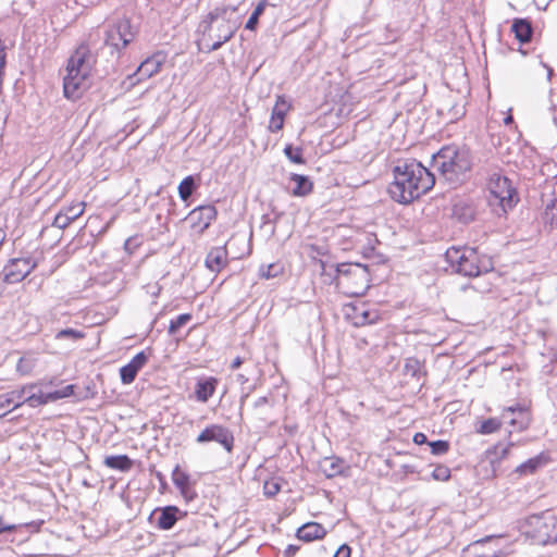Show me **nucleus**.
Masks as SVG:
<instances>
[{
	"instance_id": "nucleus-52",
	"label": "nucleus",
	"mask_w": 557,
	"mask_h": 557,
	"mask_svg": "<svg viewBox=\"0 0 557 557\" xmlns=\"http://www.w3.org/2000/svg\"><path fill=\"white\" fill-rule=\"evenodd\" d=\"M351 548L347 544L341 545L333 557H350Z\"/></svg>"
},
{
	"instance_id": "nucleus-10",
	"label": "nucleus",
	"mask_w": 557,
	"mask_h": 557,
	"mask_svg": "<svg viewBox=\"0 0 557 557\" xmlns=\"http://www.w3.org/2000/svg\"><path fill=\"white\" fill-rule=\"evenodd\" d=\"M209 442L219 443L227 453H231L234 447V435L222 424H210L196 438L197 444H207Z\"/></svg>"
},
{
	"instance_id": "nucleus-11",
	"label": "nucleus",
	"mask_w": 557,
	"mask_h": 557,
	"mask_svg": "<svg viewBox=\"0 0 557 557\" xmlns=\"http://www.w3.org/2000/svg\"><path fill=\"white\" fill-rule=\"evenodd\" d=\"M36 265L37 263L32 257L12 259L2 270L3 281L8 284L20 283Z\"/></svg>"
},
{
	"instance_id": "nucleus-32",
	"label": "nucleus",
	"mask_w": 557,
	"mask_h": 557,
	"mask_svg": "<svg viewBox=\"0 0 557 557\" xmlns=\"http://www.w3.org/2000/svg\"><path fill=\"white\" fill-rule=\"evenodd\" d=\"M404 373L411 377L420 379L426 374L422 363L417 358H407L404 366Z\"/></svg>"
},
{
	"instance_id": "nucleus-26",
	"label": "nucleus",
	"mask_w": 557,
	"mask_h": 557,
	"mask_svg": "<svg viewBox=\"0 0 557 557\" xmlns=\"http://www.w3.org/2000/svg\"><path fill=\"white\" fill-rule=\"evenodd\" d=\"M103 463L110 468L120 471H128L133 467V460L127 455L107 456Z\"/></svg>"
},
{
	"instance_id": "nucleus-39",
	"label": "nucleus",
	"mask_w": 557,
	"mask_h": 557,
	"mask_svg": "<svg viewBox=\"0 0 557 557\" xmlns=\"http://www.w3.org/2000/svg\"><path fill=\"white\" fill-rule=\"evenodd\" d=\"M290 104L284 99L283 96H278L275 102V106L272 110L273 117H277L278 120L284 121L287 111L289 110Z\"/></svg>"
},
{
	"instance_id": "nucleus-35",
	"label": "nucleus",
	"mask_w": 557,
	"mask_h": 557,
	"mask_svg": "<svg viewBox=\"0 0 557 557\" xmlns=\"http://www.w3.org/2000/svg\"><path fill=\"white\" fill-rule=\"evenodd\" d=\"M542 458L537 456L518 466L516 468V472L520 474H532L542 466Z\"/></svg>"
},
{
	"instance_id": "nucleus-1",
	"label": "nucleus",
	"mask_w": 557,
	"mask_h": 557,
	"mask_svg": "<svg viewBox=\"0 0 557 557\" xmlns=\"http://www.w3.org/2000/svg\"><path fill=\"white\" fill-rule=\"evenodd\" d=\"M393 173L394 182L388 186V194L399 203L412 202L435 184L434 174L416 159L399 160Z\"/></svg>"
},
{
	"instance_id": "nucleus-16",
	"label": "nucleus",
	"mask_w": 557,
	"mask_h": 557,
	"mask_svg": "<svg viewBox=\"0 0 557 557\" xmlns=\"http://www.w3.org/2000/svg\"><path fill=\"white\" fill-rule=\"evenodd\" d=\"M226 246L212 247L207 253L205 265L213 273L221 272L228 264Z\"/></svg>"
},
{
	"instance_id": "nucleus-7",
	"label": "nucleus",
	"mask_w": 557,
	"mask_h": 557,
	"mask_svg": "<svg viewBox=\"0 0 557 557\" xmlns=\"http://www.w3.org/2000/svg\"><path fill=\"white\" fill-rule=\"evenodd\" d=\"M518 197L516 189L512 187L510 180L505 176H496L490 182L488 203L498 206L495 209L496 214H506L517 203Z\"/></svg>"
},
{
	"instance_id": "nucleus-8",
	"label": "nucleus",
	"mask_w": 557,
	"mask_h": 557,
	"mask_svg": "<svg viewBox=\"0 0 557 557\" xmlns=\"http://www.w3.org/2000/svg\"><path fill=\"white\" fill-rule=\"evenodd\" d=\"M339 284L349 287L350 278H357L358 287L349 290L350 295H363L370 287V273L368 265L361 263H341L337 267Z\"/></svg>"
},
{
	"instance_id": "nucleus-24",
	"label": "nucleus",
	"mask_w": 557,
	"mask_h": 557,
	"mask_svg": "<svg viewBox=\"0 0 557 557\" xmlns=\"http://www.w3.org/2000/svg\"><path fill=\"white\" fill-rule=\"evenodd\" d=\"M511 32L516 39L521 44L531 41L533 36V27L528 18H515L511 25Z\"/></svg>"
},
{
	"instance_id": "nucleus-56",
	"label": "nucleus",
	"mask_w": 557,
	"mask_h": 557,
	"mask_svg": "<svg viewBox=\"0 0 557 557\" xmlns=\"http://www.w3.org/2000/svg\"><path fill=\"white\" fill-rule=\"evenodd\" d=\"M244 362V359L242 357H236L232 363H231V369L232 370H236L238 369Z\"/></svg>"
},
{
	"instance_id": "nucleus-37",
	"label": "nucleus",
	"mask_w": 557,
	"mask_h": 557,
	"mask_svg": "<svg viewBox=\"0 0 557 557\" xmlns=\"http://www.w3.org/2000/svg\"><path fill=\"white\" fill-rule=\"evenodd\" d=\"M502 422L496 418H490L482 421L476 429L480 434H492L499 430Z\"/></svg>"
},
{
	"instance_id": "nucleus-27",
	"label": "nucleus",
	"mask_w": 557,
	"mask_h": 557,
	"mask_svg": "<svg viewBox=\"0 0 557 557\" xmlns=\"http://www.w3.org/2000/svg\"><path fill=\"white\" fill-rule=\"evenodd\" d=\"M495 536H486L484 539L478 540L469 545V552L473 554V557H499V549H491L488 552L480 553L479 549L483 547L485 544L494 541Z\"/></svg>"
},
{
	"instance_id": "nucleus-54",
	"label": "nucleus",
	"mask_w": 557,
	"mask_h": 557,
	"mask_svg": "<svg viewBox=\"0 0 557 557\" xmlns=\"http://www.w3.org/2000/svg\"><path fill=\"white\" fill-rule=\"evenodd\" d=\"M300 549V546L298 545H288L284 552L285 557H294L298 550Z\"/></svg>"
},
{
	"instance_id": "nucleus-15",
	"label": "nucleus",
	"mask_w": 557,
	"mask_h": 557,
	"mask_svg": "<svg viewBox=\"0 0 557 557\" xmlns=\"http://www.w3.org/2000/svg\"><path fill=\"white\" fill-rule=\"evenodd\" d=\"M148 361V356L140 351L132 360L120 369V376L123 384H131L135 381L137 373Z\"/></svg>"
},
{
	"instance_id": "nucleus-62",
	"label": "nucleus",
	"mask_w": 557,
	"mask_h": 557,
	"mask_svg": "<svg viewBox=\"0 0 557 557\" xmlns=\"http://www.w3.org/2000/svg\"><path fill=\"white\" fill-rule=\"evenodd\" d=\"M280 215H282V213L277 214V216L271 222L272 223L271 234H274V232H275L276 220Z\"/></svg>"
},
{
	"instance_id": "nucleus-6",
	"label": "nucleus",
	"mask_w": 557,
	"mask_h": 557,
	"mask_svg": "<svg viewBox=\"0 0 557 557\" xmlns=\"http://www.w3.org/2000/svg\"><path fill=\"white\" fill-rule=\"evenodd\" d=\"M522 533L539 545L557 543V519L553 515H532L521 524Z\"/></svg>"
},
{
	"instance_id": "nucleus-40",
	"label": "nucleus",
	"mask_w": 557,
	"mask_h": 557,
	"mask_svg": "<svg viewBox=\"0 0 557 557\" xmlns=\"http://www.w3.org/2000/svg\"><path fill=\"white\" fill-rule=\"evenodd\" d=\"M284 153L287 157L289 161L296 164H304L305 159L302 156V148L300 147H293L292 145H287L284 148Z\"/></svg>"
},
{
	"instance_id": "nucleus-12",
	"label": "nucleus",
	"mask_w": 557,
	"mask_h": 557,
	"mask_svg": "<svg viewBox=\"0 0 557 557\" xmlns=\"http://www.w3.org/2000/svg\"><path fill=\"white\" fill-rule=\"evenodd\" d=\"M502 418L516 431L525 430L531 420L528 408L521 404L504 408Z\"/></svg>"
},
{
	"instance_id": "nucleus-63",
	"label": "nucleus",
	"mask_w": 557,
	"mask_h": 557,
	"mask_svg": "<svg viewBox=\"0 0 557 557\" xmlns=\"http://www.w3.org/2000/svg\"><path fill=\"white\" fill-rule=\"evenodd\" d=\"M512 122H513V119H512V116H511V115H508L507 117H505V119H504V123H505V124H510V123H512Z\"/></svg>"
},
{
	"instance_id": "nucleus-5",
	"label": "nucleus",
	"mask_w": 557,
	"mask_h": 557,
	"mask_svg": "<svg viewBox=\"0 0 557 557\" xmlns=\"http://www.w3.org/2000/svg\"><path fill=\"white\" fill-rule=\"evenodd\" d=\"M445 259L454 272L463 276L475 277L493 269L491 259L480 256L476 248L450 247L445 252Z\"/></svg>"
},
{
	"instance_id": "nucleus-59",
	"label": "nucleus",
	"mask_w": 557,
	"mask_h": 557,
	"mask_svg": "<svg viewBox=\"0 0 557 557\" xmlns=\"http://www.w3.org/2000/svg\"><path fill=\"white\" fill-rule=\"evenodd\" d=\"M5 237H7L5 231L2 227H0V247L2 246L3 242L5 240Z\"/></svg>"
},
{
	"instance_id": "nucleus-13",
	"label": "nucleus",
	"mask_w": 557,
	"mask_h": 557,
	"mask_svg": "<svg viewBox=\"0 0 557 557\" xmlns=\"http://www.w3.org/2000/svg\"><path fill=\"white\" fill-rule=\"evenodd\" d=\"M345 314L355 326L372 324L379 318L377 312L369 310L363 302L346 306Z\"/></svg>"
},
{
	"instance_id": "nucleus-22",
	"label": "nucleus",
	"mask_w": 557,
	"mask_h": 557,
	"mask_svg": "<svg viewBox=\"0 0 557 557\" xmlns=\"http://www.w3.org/2000/svg\"><path fill=\"white\" fill-rule=\"evenodd\" d=\"M172 481L186 500H191L196 494L190 486V476L177 465L172 472Z\"/></svg>"
},
{
	"instance_id": "nucleus-60",
	"label": "nucleus",
	"mask_w": 557,
	"mask_h": 557,
	"mask_svg": "<svg viewBox=\"0 0 557 557\" xmlns=\"http://www.w3.org/2000/svg\"><path fill=\"white\" fill-rule=\"evenodd\" d=\"M248 381V379L244 375V374H238L237 375V382L244 384Z\"/></svg>"
},
{
	"instance_id": "nucleus-9",
	"label": "nucleus",
	"mask_w": 557,
	"mask_h": 557,
	"mask_svg": "<svg viewBox=\"0 0 557 557\" xmlns=\"http://www.w3.org/2000/svg\"><path fill=\"white\" fill-rule=\"evenodd\" d=\"M135 38L129 20L119 18L106 32L104 44L120 52Z\"/></svg>"
},
{
	"instance_id": "nucleus-48",
	"label": "nucleus",
	"mask_w": 557,
	"mask_h": 557,
	"mask_svg": "<svg viewBox=\"0 0 557 557\" xmlns=\"http://www.w3.org/2000/svg\"><path fill=\"white\" fill-rule=\"evenodd\" d=\"M273 405H274V403H273L272 398H270L268 396H262V397H259L253 403V409L261 413V410H262L263 407H265V406L273 407Z\"/></svg>"
},
{
	"instance_id": "nucleus-2",
	"label": "nucleus",
	"mask_w": 557,
	"mask_h": 557,
	"mask_svg": "<svg viewBox=\"0 0 557 557\" xmlns=\"http://www.w3.org/2000/svg\"><path fill=\"white\" fill-rule=\"evenodd\" d=\"M234 13L235 9L228 7H218L209 12L198 25V45H202L207 52H212L227 42L239 25Z\"/></svg>"
},
{
	"instance_id": "nucleus-36",
	"label": "nucleus",
	"mask_w": 557,
	"mask_h": 557,
	"mask_svg": "<svg viewBox=\"0 0 557 557\" xmlns=\"http://www.w3.org/2000/svg\"><path fill=\"white\" fill-rule=\"evenodd\" d=\"M267 7V1H261L258 3V5L255 8L253 12L251 13L250 17L248 18L245 28L249 30H255L258 26L259 17L263 14L264 9Z\"/></svg>"
},
{
	"instance_id": "nucleus-20",
	"label": "nucleus",
	"mask_w": 557,
	"mask_h": 557,
	"mask_svg": "<svg viewBox=\"0 0 557 557\" xmlns=\"http://www.w3.org/2000/svg\"><path fill=\"white\" fill-rule=\"evenodd\" d=\"M219 380L213 376L200 377L195 385V397L199 403H207L214 394Z\"/></svg>"
},
{
	"instance_id": "nucleus-57",
	"label": "nucleus",
	"mask_w": 557,
	"mask_h": 557,
	"mask_svg": "<svg viewBox=\"0 0 557 557\" xmlns=\"http://www.w3.org/2000/svg\"><path fill=\"white\" fill-rule=\"evenodd\" d=\"M203 541L200 539V537H196L194 541H190V542H184L183 545H187V546H198L200 544H202Z\"/></svg>"
},
{
	"instance_id": "nucleus-41",
	"label": "nucleus",
	"mask_w": 557,
	"mask_h": 557,
	"mask_svg": "<svg viewBox=\"0 0 557 557\" xmlns=\"http://www.w3.org/2000/svg\"><path fill=\"white\" fill-rule=\"evenodd\" d=\"M85 337V334L82 331L75 329H63L57 332V339H69L72 342H76Z\"/></svg>"
},
{
	"instance_id": "nucleus-28",
	"label": "nucleus",
	"mask_w": 557,
	"mask_h": 557,
	"mask_svg": "<svg viewBox=\"0 0 557 557\" xmlns=\"http://www.w3.org/2000/svg\"><path fill=\"white\" fill-rule=\"evenodd\" d=\"M24 404L33 408L45 405L44 391L38 389V387L36 389L27 391L26 395L23 397V400L16 403L13 409L20 408Z\"/></svg>"
},
{
	"instance_id": "nucleus-25",
	"label": "nucleus",
	"mask_w": 557,
	"mask_h": 557,
	"mask_svg": "<svg viewBox=\"0 0 557 557\" xmlns=\"http://www.w3.org/2000/svg\"><path fill=\"white\" fill-rule=\"evenodd\" d=\"M290 181L295 183L292 195L296 197H305L312 191L313 184L308 176L293 173Z\"/></svg>"
},
{
	"instance_id": "nucleus-46",
	"label": "nucleus",
	"mask_w": 557,
	"mask_h": 557,
	"mask_svg": "<svg viewBox=\"0 0 557 557\" xmlns=\"http://www.w3.org/2000/svg\"><path fill=\"white\" fill-rule=\"evenodd\" d=\"M72 223V221L69 219V216L61 210L54 218L53 220V223L52 225L58 227V228H61V230H64L65 227H67L70 224Z\"/></svg>"
},
{
	"instance_id": "nucleus-23",
	"label": "nucleus",
	"mask_w": 557,
	"mask_h": 557,
	"mask_svg": "<svg viewBox=\"0 0 557 557\" xmlns=\"http://www.w3.org/2000/svg\"><path fill=\"white\" fill-rule=\"evenodd\" d=\"M453 214L459 222L468 224L474 221L476 209L473 202L459 200L454 205Z\"/></svg>"
},
{
	"instance_id": "nucleus-50",
	"label": "nucleus",
	"mask_w": 557,
	"mask_h": 557,
	"mask_svg": "<svg viewBox=\"0 0 557 557\" xmlns=\"http://www.w3.org/2000/svg\"><path fill=\"white\" fill-rule=\"evenodd\" d=\"M283 125H284V121L278 120L277 117L271 116L269 129L272 133H276V132L281 131L283 128Z\"/></svg>"
},
{
	"instance_id": "nucleus-14",
	"label": "nucleus",
	"mask_w": 557,
	"mask_h": 557,
	"mask_svg": "<svg viewBox=\"0 0 557 557\" xmlns=\"http://www.w3.org/2000/svg\"><path fill=\"white\" fill-rule=\"evenodd\" d=\"M218 211L214 206L206 205L199 206L189 212V220L191 222V227L197 230L199 233H203L216 219Z\"/></svg>"
},
{
	"instance_id": "nucleus-18",
	"label": "nucleus",
	"mask_w": 557,
	"mask_h": 557,
	"mask_svg": "<svg viewBox=\"0 0 557 557\" xmlns=\"http://www.w3.org/2000/svg\"><path fill=\"white\" fill-rule=\"evenodd\" d=\"M181 511L176 506H166L154 510L156 525L160 530L172 529L178 520Z\"/></svg>"
},
{
	"instance_id": "nucleus-44",
	"label": "nucleus",
	"mask_w": 557,
	"mask_h": 557,
	"mask_svg": "<svg viewBox=\"0 0 557 557\" xmlns=\"http://www.w3.org/2000/svg\"><path fill=\"white\" fill-rule=\"evenodd\" d=\"M21 527L38 529L39 523H36L33 521V522L25 523V524H7V523H4L2 517H0V534H2L4 532H14Z\"/></svg>"
},
{
	"instance_id": "nucleus-43",
	"label": "nucleus",
	"mask_w": 557,
	"mask_h": 557,
	"mask_svg": "<svg viewBox=\"0 0 557 557\" xmlns=\"http://www.w3.org/2000/svg\"><path fill=\"white\" fill-rule=\"evenodd\" d=\"M431 453L436 456L445 455L449 450V443L447 441L437 440L429 442Z\"/></svg>"
},
{
	"instance_id": "nucleus-49",
	"label": "nucleus",
	"mask_w": 557,
	"mask_h": 557,
	"mask_svg": "<svg viewBox=\"0 0 557 557\" xmlns=\"http://www.w3.org/2000/svg\"><path fill=\"white\" fill-rule=\"evenodd\" d=\"M5 58H7L5 47H4L3 42L0 40V83L3 82V71H4L5 62H7Z\"/></svg>"
},
{
	"instance_id": "nucleus-53",
	"label": "nucleus",
	"mask_w": 557,
	"mask_h": 557,
	"mask_svg": "<svg viewBox=\"0 0 557 557\" xmlns=\"http://www.w3.org/2000/svg\"><path fill=\"white\" fill-rule=\"evenodd\" d=\"M60 399V395L58 393V391H53V392H44V400H45V405L46 404H49V403H53V401H57Z\"/></svg>"
},
{
	"instance_id": "nucleus-42",
	"label": "nucleus",
	"mask_w": 557,
	"mask_h": 557,
	"mask_svg": "<svg viewBox=\"0 0 557 557\" xmlns=\"http://www.w3.org/2000/svg\"><path fill=\"white\" fill-rule=\"evenodd\" d=\"M84 209H85L84 202H79L76 205L67 206V207L63 208L62 211L73 222L84 213Z\"/></svg>"
},
{
	"instance_id": "nucleus-17",
	"label": "nucleus",
	"mask_w": 557,
	"mask_h": 557,
	"mask_svg": "<svg viewBox=\"0 0 557 557\" xmlns=\"http://www.w3.org/2000/svg\"><path fill=\"white\" fill-rule=\"evenodd\" d=\"M163 62L164 57L161 53H156L144 60L135 73L138 77L137 82L152 77L161 70Z\"/></svg>"
},
{
	"instance_id": "nucleus-47",
	"label": "nucleus",
	"mask_w": 557,
	"mask_h": 557,
	"mask_svg": "<svg viewBox=\"0 0 557 557\" xmlns=\"http://www.w3.org/2000/svg\"><path fill=\"white\" fill-rule=\"evenodd\" d=\"M280 484L274 481H267L263 485V493L268 497L275 496L280 492Z\"/></svg>"
},
{
	"instance_id": "nucleus-33",
	"label": "nucleus",
	"mask_w": 557,
	"mask_h": 557,
	"mask_svg": "<svg viewBox=\"0 0 557 557\" xmlns=\"http://www.w3.org/2000/svg\"><path fill=\"white\" fill-rule=\"evenodd\" d=\"M543 222L545 227L549 226V230L557 227V199L546 205L543 213Z\"/></svg>"
},
{
	"instance_id": "nucleus-38",
	"label": "nucleus",
	"mask_w": 557,
	"mask_h": 557,
	"mask_svg": "<svg viewBox=\"0 0 557 557\" xmlns=\"http://www.w3.org/2000/svg\"><path fill=\"white\" fill-rule=\"evenodd\" d=\"M193 319L190 313H182L175 319L171 320L169 325V334L175 335L183 326H185Z\"/></svg>"
},
{
	"instance_id": "nucleus-21",
	"label": "nucleus",
	"mask_w": 557,
	"mask_h": 557,
	"mask_svg": "<svg viewBox=\"0 0 557 557\" xmlns=\"http://www.w3.org/2000/svg\"><path fill=\"white\" fill-rule=\"evenodd\" d=\"M326 529L318 522H307L298 528L296 532L297 539L304 542H312L322 540L326 535Z\"/></svg>"
},
{
	"instance_id": "nucleus-31",
	"label": "nucleus",
	"mask_w": 557,
	"mask_h": 557,
	"mask_svg": "<svg viewBox=\"0 0 557 557\" xmlns=\"http://www.w3.org/2000/svg\"><path fill=\"white\" fill-rule=\"evenodd\" d=\"M342 463L343 461L339 458L329 457L324 459L321 467L326 478H334L342 473Z\"/></svg>"
},
{
	"instance_id": "nucleus-55",
	"label": "nucleus",
	"mask_w": 557,
	"mask_h": 557,
	"mask_svg": "<svg viewBox=\"0 0 557 557\" xmlns=\"http://www.w3.org/2000/svg\"><path fill=\"white\" fill-rule=\"evenodd\" d=\"M413 443L417 444V445H422V444H425L428 442V437L424 433H421V432H418L413 435Z\"/></svg>"
},
{
	"instance_id": "nucleus-29",
	"label": "nucleus",
	"mask_w": 557,
	"mask_h": 557,
	"mask_svg": "<svg viewBox=\"0 0 557 557\" xmlns=\"http://www.w3.org/2000/svg\"><path fill=\"white\" fill-rule=\"evenodd\" d=\"M198 187V183L195 176L188 175L186 176L178 185V196L183 201H186L190 198L193 193Z\"/></svg>"
},
{
	"instance_id": "nucleus-51",
	"label": "nucleus",
	"mask_w": 557,
	"mask_h": 557,
	"mask_svg": "<svg viewBox=\"0 0 557 557\" xmlns=\"http://www.w3.org/2000/svg\"><path fill=\"white\" fill-rule=\"evenodd\" d=\"M75 387L76 386L74 384H70V385L64 386L61 389H57L60 395V399L73 396Z\"/></svg>"
},
{
	"instance_id": "nucleus-3",
	"label": "nucleus",
	"mask_w": 557,
	"mask_h": 557,
	"mask_svg": "<svg viewBox=\"0 0 557 557\" xmlns=\"http://www.w3.org/2000/svg\"><path fill=\"white\" fill-rule=\"evenodd\" d=\"M96 59L87 45H81L67 61L63 92L70 100L79 99L89 88V76Z\"/></svg>"
},
{
	"instance_id": "nucleus-19",
	"label": "nucleus",
	"mask_w": 557,
	"mask_h": 557,
	"mask_svg": "<svg viewBox=\"0 0 557 557\" xmlns=\"http://www.w3.org/2000/svg\"><path fill=\"white\" fill-rule=\"evenodd\" d=\"M39 386L38 383L27 384L22 386L21 388L0 394V418L4 417L9 411H5V408L10 405H15L18 401L23 400V397L26 395L27 391L36 389Z\"/></svg>"
},
{
	"instance_id": "nucleus-45",
	"label": "nucleus",
	"mask_w": 557,
	"mask_h": 557,
	"mask_svg": "<svg viewBox=\"0 0 557 557\" xmlns=\"http://www.w3.org/2000/svg\"><path fill=\"white\" fill-rule=\"evenodd\" d=\"M432 478L436 481H447L450 478V470L444 465H438L433 470Z\"/></svg>"
},
{
	"instance_id": "nucleus-4",
	"label": "nucleus",
	"mask_w": 557,
	"mask_h": 557,
	"mask_svg": "<svg viewBox=\"0 0 557 557\" xmlns=\"http://www.w3.org/2000/svg\"><path fill=\"white\" fill-rule=\"evenodd\" d=\"M472 154L468 147L447 145L432 156V166L450 184L461 183L472 169Z\"/></svg>"
},
{
	"instance_id": "nucleus-58",
	"label": "nucleus",
	"mask_w": 557,
	"mask_h": 557,
	"mask_svg": "<svg viewBox=\"0 0 557 557\" xmlns=\"http://www.w3.org/2000/svg\"><path fill=\"white\" fill-rule=\"evenodd\" d=\"M357 282H358L357 278H350V285H349V287H347V289H348L347 293H349V290L355 289V288L358 287V283Z\"/></svg>"
},
{
	"instance_id": "nucleus-30",
	"label": "nucleus",
	"mask_w": 557,
	"mask_h": 557,
	"mask_svg": "<svg viewBox=\"0 0 557 557\" xmlns=\"http://www.w3.org/2000/svg\"><path fill=\"white\" fill-rule=\"evenodd\" d=\"M509 448L510 445L497 444L486 450V459L490 461L494 470L495 463H499V461L507 456Z\"/></svg>"
},
{
	"instance_id": "nucleus-61",
	"label": "nucleus",
	"mask_w": 557,
	"mask_h": 557,
	"mask_svg": "<svg viewBox=\"0 0 557 557\" xmlns=\"http://www.w3.org/2000/svg\"><path fill=\"white\" fill-rule=\"evenodd\" d=\"M248 396H249V393H246V394H244V395H242V396H240V400H239V403H240V409L243 408V406H244V404H245L246 399L248 398Z\"/></svg>"
},
{
	"instance_id": "nucleus-64",
	"label": "nucleus",
	"mask_w": 557,
	"mask_h": 557,
	"mask_svg": "<svg viewBox=\"0 0 557 557\" xmlns=\"http://www.w3.org/2000/svg\"><path fill=\"white\" fill-rule=\"evenodd\" d=\"M156 476H157L160 481H162V480H163V475H162V473H161V472H157V473H156Z\"/></svg>"
},
{
	"instance_id": "nucleus-34",
	"label": "nucleus",
	"mask_w": 557,
	"mask_h": 557,
	"mask_svg": "<svg viewBox=\"0 0 557 557\" xmlns=\"http://www.w3.org/2000/svg\"><path fill=\"white\" fill-rule=\"evenodd\" d=\"M284 271V267L278 263H271L261 265L259 269V276L264 280H270L280 276Z\"/></svg>"
}]
</instances>
